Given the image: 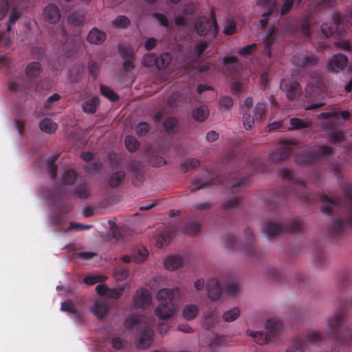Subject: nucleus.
<instances>
[{"label":"nucleus","mask_w":352,"mask_h":352,"mask_svg":"<svg viewBox=\"0 0 352 352\" xmlns=\"http://www.w3.org/2000/svg\"><path fill=\"white\" fill-rule=\"evenodd\" d=\"M279 174L283 179L292 182L287 188L272 194L270 199L266 201L268 208L272 205L282 204L285 200L290 197L296 198L305 204H312L320 200L323 202L320 207L321 212L326 215L338 214L343 208L348 214L344 219L337 218L329 224L327 232L329 237L341 236L352 229V182L342 186L343 198L336 197L333 195H327L324 192L314 195L307 192L302 181L295 179L294 173L291 169L283 168L280 170Z\"/></svg>","instance_id":"f257e3e1"},{"label":"nucleus","mask_w":352,"mask_h":352,"mask_svg":"<svg viewBox=\"0 0 352 352\" xmlns=\"http://www.w3.org/2000/svg\"><path fill=\"white\" fill-rule=\"evenodd\" d=\"M347 309L348 301L343 295H340L336 298L335 313L327 319V337L343 346L352 344V329L344 325Z\"/></svg>","instance_id":"f03ea898"},{"label":"nucleus","mask_w":352,"mask_h":352,"mask_svg":"<svg viewBox=\"0 0 352 352\" xmlns=\"http://www.w3.org/2000/svg\"><path fill=\"white\" fill-rule=\"evenodd\" d=\"M179 294L178 287L173 289L163 288L158 291L157 298L161 300L155 312L160 319H168L174 316L177 305L173 302L174 298Z\"/></svg>","instance_id":"7ed1b4c3"},{"label":"nucleus","mask_w":352,"mask_h":352,"mask_svg":"<svg viewBox=\"0 0 352 352\" xmlns=\"http://www.w3.org/2000/svg\"><path fill=\"white\" fill-rule=\"evenodd\" d=\"M143 318L140 315H131L124 320V326L131 329L135 326L138 327L140 332L139 338L136 341L138 349H142L149 346L153 341V331L149 324L142 323Z\"/></svg>","instance_id":"20e7f679"},{"label":"nucleus","mask_w":352,"mask_h":352,"mask_svg":"<svg viewBox=\"0 0 352 352\" xmlns=\"http://www.w3.org/2000/svg\"><path fill=\"white\" fill-rule=\"evenodd\" d=\"M244 234L248 243L245 246L239 248L238 246V240L236 237L232 234H227L224 237L225 248L230 251L236 250H241L247 256L250 258H258L261 256V252L253 244L254 236L252 230L249 228L245 229Z\"/></svg>","instance_id":"39448f33"},{"label":"nucleus","mask_w":352,"mask_h":352,"mask_svg":"<svg viewBox=\"0 0 352 352\" xmlns=\"http://www.w3.org/2000/svg\"><path fill=\"white\" fill-rule=\"evenodd\" d=\"M335 151L331 146H319L314 150H310L296 154L294 162L299 165L314 164L318 161L334 155Z\"/></svg>","instance_id":"423d86ee"},{"label":"nucleus","mask_w":352,"mask_h":352,"mask_svg":"<svg viewBox=\"0 0 352 352\" xmlns=\"http://www.w3.org/2000/svg\"><path fill=\"white\" fill-rule=\"evenodd\" d=\"M239 289L238 282L228 280L222 286L219 280L210 278L206 284L207 294L211 300H217L221 298L223 292L229 296L234 295Z\"/></svg>","instance_id":"0eeeda50"},{"label":"nucleus","mask_w":352,"mask_h":352,"mask_svg":"<svg viewBox=\"0 0 352 352\" xmlns=\"http://www.w3.org/2000/svg\"><path fill=\"white\" fill-rule=\"evenodd\" d=\"M301 230V223L298 219L292 220V221L283 225L281 221H270L263 228V231L268 239H272L281 233L285 232L287 233L296 234Z\"/></svg>","instance_id":"6e6552de"},{"label":"nucleus","mask_w":352,"mask_h":352,"mask_svg":"<svg viewBox=\"0 0 352 352\" xmlns=\"http://www.w3.org/2000/svg\"><path fill=\"white\" fill-rule=\"evenodd\" d=\"M332 21L323 23L321 25V31L326 37H330L334 34L341 36L346 31V24L345 16L339 12H335L331 16ZM347 21L352 23V12L349 15Z\"/></svg>","instance_id":"1a4fd4ad"},{"label":"nucleus","mask_w":352,"mask_h":352,"mask_svg":"<svg viewBox=\"0 0 352 352\" xmlns=\"http://www.w3.org/2000/svg\"><path fill=\"white\" fill-rule=\"evenodd\" d=\"M265 328L267 331L266 334L264 332L261 331H252L248 330L246 331L247 335L252 337L255 342L258 344H265L270 340V335L274 336L279 333L283 328L282 323L276 318H269L265 322Z\"/></svg>","instance_id":"9d476101"},{"label":"nucleus","mask_w":352,"mask_h":352,"mask_svg":"<svg viewBox=\"0 0 352 352\" xmlns=\"http://www.w3.org/2000/svg\"><path fill=\"white\" fill-rule=\"evenodd\" d=\"M305 97L311 104L305 107L306 111L320 108L326 104L324 101L325 93L319 87L308 85L305 90Z\"/></svg>","instance_id":"9b49d317"},{"label":"nucleus","mask_w":352,"mask_h":352,"mask_svg":"<svg viewBox=\"0 0 352 352\" xmlns=\"http://www.w3.org/2000/svg\"><path fill=\"white\" fill-rule=\"evenodd\" d=\"M197 33L200 36L210 34L214 37L217 34V23L213 16H200L195 25Z\"/></svg>","instance_id":"f8f14e48"},{"label":"nucleus","mask_w":352,"mask_h":352,"mask_svg":"<svg viewBox=\"0 0 352 352\" xmlns=\"http://www.w3.org/2000/svg\"><path fill=\"white\" fill-rule=\"evenodd\" d=\"M297 147L298 142L296 141H281L278 148L271 153L270 160L274 162L285 160L291 155L294 149Z\"/></svg>","instance_id":"ddd939ff"},{"label":"nucleus","mask_w":352,"mask_h":352,"mask_svg":"<svg viewBox=\"0 0 352 352\" xmlns=\"http://www.w3.org/2000/svg\"><path fill=\"white\" fill-rule=\"evenodd\" d=\"M248 171L245 176L235 178V181L230 186L232 193H239L242 187L250 182V177L256 172V164L253 162H248L246 164Z\"/></svg>","instance_id":"4468645a"},{"label":"nucleus","mask_w":352,"mask_h":352,"mask_svg":"<svg viewBox=\"0 0 352 352\" xmlns=\"http://www.w3.org/2000/svg\"><path fill=\"white\" fill-rule=\"evenodd\" d=\"M296 339H302V346L305 349L311 345H320L321 343L329 340L327 333L323 335L318 331H309L305 336H298Z\"/></svg>","instance_id":"2eb2a0df"},{"label":"nucleus","mask_w":352,"mask_h":352,"mask_svg":"<svg viewBox=\"0 0 352 352\" xmlns=\"http://www.w3.org/2000/svg\"><path fill=\"white\" fill-rule=\"evenodd\" d=\"M280 88L286 92L289 100H292L297 98L301 93L300 84L296 81L282 80Z\"/></svg>","instance_id":"dca6fc26"},{"label":"nucleus","mask_w":352,"mask_h":352,"mask_svg":"<svg viewBox=\"0 0 352 352\" xmlns=\"http://www.w3.org/2000/svg\"><path fill=\"white\" fill-rule=\"evenodd\" d=\"M318 58L314 55H306L298 53L293 56L292 63L294 65L301 67H311L318 64Z\"/></svg>","instance_id":"f3484780"},{"label":"nucleus","mask_w":352,"mask_h":352,"mask_svg":"<svg viewBox=\"0 0 352 352\" xmlns=\"http://www.w3.org/2000/svg\"><path fill=\"white\" fill-rule=\"evenodd\" d=\"M151 302V296L149 292L146 289L137 290L133 296V303L135 307L140 308H146Z\"/></svg>","instance_id":"a211bd4d"},{"label":"nucleus","mask_w":352,"mask_h":352,"mask_svg":"<svg viewBox=\"0 0 352 352\" xmlns=\"http://www.w3.org/2000/svg\"><path fill=\"white\" fill-rule=\"evenodd\" d=\"M43 18L45 21L50 23L55 24L58 23L60 19V12L58 7L54 3H50L46 6L43 10Z\"/></svg>","instance_id":"6ab92c4d"},{"label":"nucleus","mask_w":352,"mask_h":352,"mask_svg":"<svg viewBox=\"0 0 352 352\" xmlns=\"http://www.w3.org/2000/svg\"><path fill=\"white\" fill-rule=\"evenodd\" d=\"M347 63V57L342 54H338L333 56L328 63L327 67L330 71L336 72L342 70L346 66Z\"/></svg>","instance_id":"aec40b11"},{"label":"nucleus","mask_w":352,"mask_h":352,"mask_svg":"<svg viewBox=\"0 0 352 352\" xmlns=\"http://www.w3.org/2000/svg\"><path fill=\"white\" fill-rule=\"evenodd\" d=\"M148 256V252L145 248H141L134 251L132 258L129 255H124L121 258V260L125 263H129L133 259L135 263H143L147 258Z\"/></svg>","instance_id":"412c9836"},{"label":"nucleus","mask_w":352,"mask_h":352,"mask_svg":"<svg viewBox=\"0 0 352 352\" xmlns=\"http://www.w3.org/2000/svg\"><path fill=\"white\" fill-rule=\"evenodd\" d=\"M340 115L341 118L344 120L349 119L350 117L349 111H343L340 112V109L333 108L329 112H322V113L317 115L316 118L318 120H324V119H329L331 118H334L336 120H338Z\"/></svg>","instance_id":"4be33fe9"},{"label":"nucleus","mask_w":352,"mask_h":352,"mask_svg":"<svg viewBox=\"0 0 352 352\" xmlns=\"http://www.w3.org/2000/svg\"><path fill=\"white\" fill-rule=\"evenodd\" d=\"M106 38V33L96 28H94L90 30L87 37V40L89 43L95 45L102 44Z\"/></svg>","instance_id":"5701e85b"},{"label":"nucleus","mask_w":352,"mask_h":352,"mask_svg":"<svg viewBox=\"0 0 352 352\" xmlns=\"http://www.w3.org/2000/svg\"><path fill=\"white\" fill-rule=\"evenodd\" d=\"M72 196L81 199H86L90 197V191L85 182L78 184L71 192Z\"/></svg>","instance_id":"b1692460"},{"label":"nucleus","mask_w":352,"mask_h":352,"mask_svg":"<svg viewBox=\"0 0 352 352\" xmlns=\"http://www.w3.org/2000/svg\"><path fill=\"white\" fill-rule=\"evenodd\" d=\"M91 311L99 318H104L109 311L107 304L104 301H96L91 307Z\"/></svg>","instance_id":"393cba45"},{"label":"nucleus","mask_w":352,"mask_h":352,"mask_svg":"<svg viewBox=\"0 0 352 352\" xmlns=\"http://www.w3.org/2000/svg\"><path fill=\"white\" fill-rule=\"evenodd\" d=\"M183 263L184 259L181 256H170L166 259L164 266L167 270L174 271L180 267Z\"/></svg>","instance_id":"a878e982"},{"label":"nucleus","mask_w":352,"mask_h":352,"mask_svg":"<svg viewBox=\"0 0 352 352\" xmlns=\"http://www.w3.org/2000/svg\"><path fill=\"white\" fill-rule=\"evenodd\" d=\"M85 15L84 10H76L69 15L68 21L71 25L80 26L85 22Z\"/></svg>","instance_id":"bb28decb"},{"label":"nucleus","mask_w":352,"mask_h":352,"mask_svg":"<svg viewBox=\"0 0 352 352\" xmlns=\"http://www.w3.org/2000/svg\"><path fill=\"white\" fill-rule=\"evenodd\" d=\"M201 223L199 221H188L184 226V231L190 236H196L201 232Z\"/></svg>","instance_id":"cd10ccee"},{"label":"nucleus","mask_w":352,"mask_h":352,"mask_svg":"<svg viewBox=\"0 0 352 352\" xmlns=\"http://www.w3.org/2000/svg\"><path fill=\"white\" fill-rule=\"evenodd\" d=\"M199 312L198 307L195 305H186L182 310V316L187 320H192L197 317Z\"/></svg>","instance_id":"c85d7f7f"},{"label":"nucleus","mask_w":352,"mask_h":352,"mask_svg":"<svg viewBox=\"0 0 352 352\" xmlns=\"http://www.w3.org/2000/svg\"><path fill=\"white\" fill-rule=\"evenodd\" d=\"M41 65L36 61L29 63L25 67V74L29 78H36L41 74Z\"/></svg>","instance_id":"c756f323"},{"label":"nucleus","mask_w":352,"mask_h":352,"mask_svg":"<svg viewBox=\"0 0 352 352\" xmlns=\"http://www.w3.org/2000/svg\"><path fill=\"white\" fill-rule=\"evenodd\" d=\"M209 115V111L206 106L201 105L192 111V118L197 122L204 121Z\"/></svg>","instance_id":"7c9ffc66"},{"label":"nucleus","mask_w":352,"mask_h":352,"mask_svg":"<svg viewBox=\"0 0 352 352\" xmlns=\"http://www.w3.org/2000/svg\"><path fill=\"white\" fill-rule=\"evenodd\" d=\"M83 72V66L75 65L69 70L68 78L72 82H78L81 79Z\"/></svg>","instance_id":"2f4dec72"},{"label":"nucleus","mask_w":352,"mask_h":352,"mask_svg":"<svg viewBox=\"0 0 352 352\" xmlns=\"http://www.w3.org/2000/svg\"><path fill=\"white\" fill-rule=\"evenodd\" d=\"M297 29H300L305 36H309L310 34V22L309 18L307 16L302 17L298 21L294 30H291L292 33H296Z\"/></svg>","instance_id":"473e14b6"},{"label":"nucleus","mask_w":352,"mask_h":352,"mask_svg":"<svg viewBox=\"0 0 352 352\" xmlns=\"http://www.w3.org/2000/svg\"><path fill=\"white\" fill-rule=\"evenodd\" d=\"M291 126L289 130H299L302 129L309 128L312 126V123L309 121H305L301 118H292L289 120Z\"/></svg>","instance_id":"72a5a7b5"},{"label":"nucleus","mask_w":352,"mask_h":352,"mask_svg":"<svg viewBox=\"0 0 352 352\" xmlns=\"http://www.w3.org/2000/svg\"><path fill=\"white\" fill-rule=\"evenodd\" d=\"M100 104V99L98 96H94L89 100L85 101L82 105V110L85 113H94L96 111L97 107Z\"/></svg>","instance_id":"f704fd0d"},{"label":"nucleus","mask_w":352,"mask_h":352,"mask_svg":"<svg viewBox=\"0 0 352 352\" xmlns=\"http://www.w3.org/2000/svg\"><path fill=\"white\" fill-rule=\"evenodd\" d=\"M41 130L46 133H54L57 129V124L50 118H44L39 122Z\"/></svg>","instance_id":"c9c22d12"},{"label":"nucleus","mask_w":352,"mask_h":352,"mask_svg":"<svg viewBox=\"0 0 352 352\" xmlns=\"http://www.w3.org/2000/svg\"><path fill=\"white\" fill-rule=\"evenodd\" d=\"M125 177V173L123 170H118L111 174L109 179V185L111 188L119 186Z\"/></svg>","instance_id":"e433bc0d"},{"label":"nucleus","mask_w":352,"mask_h":352,"mask_svg":"<svg viewBox=\"0 0 352 352\" xmlns=\"http://www.w3.org/2000/svg\"><path fill=\"white\" fill-rule=\"evenodd\" d=\"M174 232L173 229H167L161 233L157 239V246L160 248H163L169 243L171 239L172 233Z\"/></svg>","instance_id":"4c0bfd02"},{"label":"nucleus","mask_w":352,"mask_h":352,"mask_svg":"<svg viewBox=\"0 0 352 352\" xmlns=\"http://www.w3.org/2000/svg\"><path fill=\"white\" fill-rule=\"evenodd\" d=\"M101 94L112 102H116L119 100L118 95L110 87L101 85L100 86Z\"/></svg>","instance_id":"58836bf2"},{"label":"nucleus","mask_w":352,"mask_h":352,"mask_svg":"<svg viewBox=\"0 0 352 352\" xmlns=\"http://www.w3.org/2000/svg\"><path fill=\"white\" fill-rule=\"evenodd\" d=\"M172 59L171 54L170 53H164L159 56H157V68L158 69H162L166 67L170 63Z\"/></svg>","instance_id":"ea45409f"},{"label":"nucleus","mask_w":352,"mask_h":352,"mask_svg":"<svg viewBox=\"0 0 352 352\" xmlns=\"http://www.w3.org/2000/svg\"><path fill=\"white\" fill-rule=\"evenodd\" d=\"M77 173L72 169L65 170L62 176V182L65 185H72L76 181Z\"/></svg>","instance_id":"a19ab883"},{"label":"nucleus","mask_w":352,"mask_h":352,"mask_svg":"<svg viewBox=\"0 0 352 352\" xmlns=\"http://www.w3.org/2000/svg\"><path fill=\"white\" fill-rule=\"evenodd\" d=\"M199 164V160L190 157L184 160L181 165L182 170L186 172L198 167Z\"/></svg>","instance_id":"79ce46f5"},{"label":"nucleus","mask_w":352,"mask_h":352,"mask_svg":"<svg viewBox=\"0 0 352 352\" xmlns=\"http://www.w3.org/2000/svg\"><path fill=\"white\" fill-rule=\"evenodd\" d=\"M217 320V315L216 312L214 311H210L205 316L204 325L207 329H210L214 326Z\"/></svg>","instance_id":"37998d69"},{"label":"nucleus","mask_w":352,"mask_h":352,"mask_svg":"<svg viewBox=\"0 0 352 352\" xmlns=\"http://www.w3.org/2000/svg\"><path fill=\"white\" fill-rule=\"evenodd\" d=\"M254 116H255L258 122H261L265 118V104L263 102H259L256 104L253 109Z\"/></svg>","instance_id":"c03bdc74"},{"label":"nucleus","mask_w":352,"mask_h":352,"mask_svg":"<svg viewBox=\"0 0 352 352\" xmlns=\"http://www.w3.org/2000/svg\"><path fill=\"white\" fill-rule=\"evenodd\" d=\"M177 126V120L173 117L166 118L163 122V126L167 133H173Z\"/></svg>","instance_id":"a18cd8bd"},{"label":"nucleus","mask_w":352,"mask_h":352,"mask_svg":"<svg viewBox=\"0 0 352 352\" xmlns=\"http://www.w3.org/2000/svg\"><path fill=\"white\" fill-rule=\"evenodd\" d=\"M124 142L126 148L130 152L135 151L139 147L138 141L132 135L126 136Z\"/></svg>","instance_id":"49530a36"},{"label":"nucleus","mask_w":352,"mask_h":352,"mask_svg":"<svg viewBox=\"0 0 352 352\" xmlns=\"http://www.w3.org/2000/svg\"><path fill=\"white\" fill-rule=\"evenodd\" d=\"M239 309L234 307L232 309L226 311L223 315V318L225 321L230 322L235 320L239 316Z\"/></svg>","instance_id":"de8ad7c7"},{"label":"nucleus","mask_w":352,"mask_h":352,"mask_svg":"<svg viewBox=\"0 0 352 352\" xmlns=\"http://www.w3.org/2000/svg\"><path fill=\"white\" fill-rule=\"evenodd\" d=\"M243 113V126L246 129H250L252 128L254 122L257 121L255 116L251 115L248 112H242Z\"/></svg>","instance_id":"09e8293b"},{"label":"nucleus","mask_w":352,"mask_h":352,"mask_svg":"<svg viewBox=\"0 0 352 352\" xmlns=\"http://www.w3.org/2000/svg\"><path fill=\"white\" fill-rule=\"evenodd\" d=\"M113 26L120 28H126L130 24V20L126 16L120 15L112 22Z\"/></svg>","instance_id":"8fccbe9b"},{"label":"nucleus","mask_w":352,"mask_h":352,"mask_svg":"<svg viewBox=\"0 0 352 352\" xmlns=\"http://www.w3.org/2000/svg\"><path fill=\"white\" fill-rule=\"evenodd\" d=\"M239 197H233L227 201L222 206L223 210L225 212L229 211L232 209H234L239 206L240 204Z\"/></svg>","instance_id":"3c124183"},{"label":"nucleus","mask_w":352,"mask_h":352,"mask_svg":"<svg viewBox=\"0 0 352 352\" xmlns=\"http://www.w3.org/2000/svg\"><path fill=\"white\" fill-rule=\"evenodd\" d=\"M129 270L122 266H118L114 271V276L116 279L122 280L128 278Z\"/></svg>","instance_id":"603ef678"},{"label":"nucleus","mask_w":352,"mask_h":352,"mask_svg":"<svg viewBox=\"0 0 352 352\" xmlns=\"http://www.w3.org/2000/svg\"><path fill=\"white\" fill-rule=\"evenodd\" d=\"M56 157L50 160L47 162V170L53 181H55L57 175V165L56 164Z\"/></svg>","instance_id":"864d4df0"},{"label":"nucleus","mask_w":352,"mask_h":352,"mask_svg":"<svg viewBox=\"0 0 352 352\" xmlns=\"http://www.w3.org/2000/svg\"><path fill=\"white\" fill-rule=\"evenodd\" d=\"M124 291V287L122 286H119L117 288L109 289L107 297L112 299H118L123 294Z\"/></svg>","instance_id":"5fc2aeb1"},{"label":"nucleus","mask_w":352,"mask_h":352,"mask_svg":"<svg viewBox=\"0 0 352 352\" xmlns=\"http://www.w3.org/2000/svg\"><path fill=\"white\" fill-rule=\"evenodd\" d=\"M107 278L104 276H87L84 278V283L89 285H95L97 283L103 282Z\"/></svg>","instance_id":"6e6d98bb"},{"label":"nucleus","mask_w":352,"mask_h":352,"mask_svg":"<svg viewBox=\"0 0 352 352\" xmlns=\"http://www.w3.org/2000/svg\"><path fill=\"white\" fill-rule=\"evenodd\" d=\"M302 339H294L290 347L286 352H304L305 349L302 346Z\"/></svg>","instance_id":"4d7b16f0"},{"label":"nucleus","mask_w":352,"mask_h":352,"mask_svg":"<svg viewBox=\"0 0 352 352\" xmlns=\"http://www.w3.org/2000/svg\"><path fill=\"white\" fill-rule=\"evenodd\" d=\"M143 64L146 67H157V56L153 54H148L144 56Z\"/></svg>","instance_id":"13d9d810"},{"label":"nucleus","mask_w":352,"mask_h":352,"mask_svg":"<svg viewBox=\"0 0 352 352\" xmlns=\"http://www.w3.org/2000/svg\"><path fill=\"white\" fill-rule=\"evenodd\" d=\"M256 47L257 45L255 43L245 46L239 50V54L241 56H246L248 55H250L256 51Z\"/></svg>","instance_id":"bf43d9fd"},{"label":"nucleus","mask_w":352,"mask_h":352,"mask_svg":"<svg viewBox=\"0 0 352 352\" xmlns=\"http://www.w3.org/2000/svg\"><path fill=\"white\" fill-rule=\"evenodd\" d=\"M212 185V183L210 181L205 180H196L193 182V187L191 189L192 192H195L201 188L209 187Z\"/></svg>","instance_id":"052dcab7"},{"label":"nucleus","mask_w":352,"mask_h":352,"mask_svg":"<svg viewBox=\"0 0 352 352\" xmlns=\"http://www.w3.org/2000/svg\"><path fill=\"white\" fill-rule=\"evenodd\" d=\"M118 50L120 54L124 58H133V50L128 47L122 45H119Z\"/></svg>","instance_id":"680f3d73"},{"label":"nucleus","mask_w":352,"mask_h":352,"mask_svg":"<svg viewBox=\"0 0 352 352\" xmlns=\"http://www.w3.org/2000/svg\"><path fill=\"white\" fill-rule=\"evenodd\" d=\"M129 169L131 172H133L137 177L142 176V165L138 161H132L129 164Z\"/></svg>","instance_id":"e2e57ef3"},{"label":"nucleus","mask_w":352,"mask_h":352,"mask_svg":"<svg viewBox=\"0 0 352 352\" xmlns=\"http://www.w3.org/2000/svg\"><path fill=\"white\" fill-rule=\"evenodd\" d=\"M61 310L71 314H76L77 311L72 301L70 300H67L61 303Z\"/></svg>","instance_id":"0e129e2a"},{"label":"nucleus","mask_w":352,"mask_h":352,"mask_svg":"<svg viewBox=\"0 0 352 352\" xmlns=\"http://www.w3.org/2000/svg\"><path fill=\"white\" fill-rule=\"evenodd\" d=\"M236 28L235 23L233 20H228L225 25L223 32L226 35H232L236 32Z\"/></svg>","instance_id":"69168bd1"},{"label":"nucleus","mask_w":352,"mask_h":352,"mask_svg":"<svg viewBox=\"0 0 352 352\" xmlns=\"http://www.w3.org/2000/svg\"><path fill=\"white\" fill-rule=\"evenodd\" d=\"M149 131V124L146 122H140L135 127V131L138 135H144Z\"/></svg>","instance_id":"338daca9"},{"label":"nucleus","mask_w":352,"mask_h":352,"mask_svg":"<svg viewBox=\"0 0 352 352\" xmlns=\"http://www.w3.org/2000/svg\"><path fill=\"white\" fill-rule=\"evenodd\" d=\"M344 139V133L342 131L338 130L331 133L329 135V140L332 143L340 142Z\"/></svg>","instance_id":"774afa93"}]
</instances>
